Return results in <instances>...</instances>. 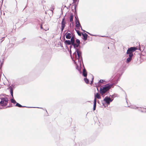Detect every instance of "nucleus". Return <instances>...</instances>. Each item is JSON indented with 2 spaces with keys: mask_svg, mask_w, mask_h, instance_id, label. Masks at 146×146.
I'll return each mask as SVG.
<instances>
[{
  "mask_svg": "<svg viewBox=\"0 0 146 146\" xmlns=\"http://www.w3.org/2000/svg\"><path fill=\"white\" fill-rule=\"evenodd\" d=\"M133 56H132L130 55H129V56L126 59V61L127 63H128L130 62L131 60H132Z\"/></svg>",
  "mask_w": 146,
  "mask_h": 146,
  "instance_id": "nucleus-13",
  "label": "nucleus"
},
{
  "mask_svg": "<svg viewBox=\"0 0 146 146\" xmlns=\"http://www.w3.org/2000/svg\"><path fill=\"white\" fill-rule=\"evenodd\" d=\"M64 43L66 45H70V44H72L73 45V43L70 40H64Z\"/></svg>",
  "mask_w": 146,
  "mask_h": 146,
  "instance_id": "nucleus-14",
  "label": "nucleus"
},
{
  "mask_svg": "<svg viewBox=\"0 0 146 146\" xmlns=\"http://www.w3.org/2000/svg\"><path fill=\"white\" fill-rule=\"evenodd\" d=\"M86 32V33H87L88 34L90 35L91 36H96L95 35H93L91 34H90V33H89V32Z\"/></svg>",
  "mask_w": 146,
  "mask_h": 146,
  "instance_id": "nucleus-28",
  "label": "nucleus"
},
{
  "mask_svg": "<svg viewBox=\"0 0 146 146\" xmlns=\"http://www.w3.org/2000/svg\"><path fill=\"white\" fill-rule=\"evenodd\" d=\"M66 30H65L64 31V32H63V37L64 36V33L65 34L66 33Z\"/></svg>",
  "mask_w": 146,
  "mask_h": 146,
  "instance_id": "nucleus-30",
  "label": "nucleus"
},
{
  "mask_svg": "<svg viewBox=\"0 0 146 146\" xmlns=\"http://www.w3.org/2000/svg\"><path fill=\"white\" fill-rule=\"evenodd\" d=\"M138 49L137 47H131L128 48L126 54L128 55H130L132 56H134L133 52L135 51Z\"/></svg>",
  "mask_w": 146,
  "mask_h": 146,
  "instance_id": "nucleus-6",
  "label": "nucleus"
},
{
  "mask_svg": "<svg viewBox=\"0 0 146 146\" xmlns=\"http://www.w3.org/2000/svg\"><path fill=\"white\" fill-rule=\"evenodd\" d=\"M83 72L82 73V75L85 77H86V78H84V80L85 81V82L87 84H88L89 83V80L86 78L87 76V72L85 69L84 64H83Z\"/></svg>",
  "mask_w": 146,
  "mask_h": 146,
  "instance_id": "nucleus-7",
  "label": "nucleus"
},
{
  "mask_svg": "<svg viewBox=\"0 0 146 146\" xmlns=\"http://www.w3.org/2000/svg\"><path fill=\"white\" fill-rule=\"evenodd\" d=\"M61 11H62V9H61Z\"/></svg>",
  "mask_w": 146,
  "mask_h": 146,
  "instance_id": "nucleus-43",
  "label": "nucleus"
},
{
  "mask_svg": "<svg viewBox=\"0 0 146 146\" xmlns=\"http://www.w3.org/2000/svg\"><path fill=\"white\" fill-rule=\"evenodd\" d=\"M105 80H99L98 82L95 84L97 88V90L98 91V88L99 87L101 86V85L100 84L103 83V82Z\"/></svg>",
  "mask_w": 146,
  "mask_h": 146,
  "instance_id": "nucleus-12",
  "label": "nucleus"
},
{
  "mask_svg": "<svg viewBox=\"0 0 146 146\" xmlns=\"http://www.w3.org/2000/svg\"><path fill=\"white\" fill-rule=\"evenodd\" d=\"M11 107V106H8L7 107H6V108H10Z\"/></svg>",
  "mask_w": 146,
  "mask_h": 146,
  "instance_id": "nucleus-34",
  "label": "nucleus"
},
{
  "mask_svg": "<svg viewBox=\"0 0 146 146\" xmlns=\"http://www.w3.org/2000/svg\"><path fill=\"white\" fill-rule=\"evenodd\" d=\"M102 36V37H104V36Z\"/></svg>",
  "mask_w": 146,
  "mask_h": 146,
  "instance_id": "nucleus-45",
  "label": "nucleus"
},
{
  "mask_svg": "<svg viewBox=\"0 0 146 146\" xmlns=\"http://www.w3.org/2000/svg\"><path fill=\"white\" fill-rule=\"evenodd\" d=\"M70 28H71V27H72V25H71V23L70 25Z\"/></svg>",
  "mask_w": 146,
  "mask_h": 146,
  "instance_id": "nucleus-36",
  "label": "nucleus"
},
{
  "mask_svg": "<svg viewBox=\"0 0 146 146\" xmlns=\"http://www.w3.org/2000/svg\"><path fill=\"white\" fill-rule=\"evenodd\" d=\"M82 35L83 37V38H82L83 39L84 41L86 40L87 39L88 37V35L86 33H84V34L82 33Z\"/></svg>",
  "mask_w": 146,
  "mask_h": 146,
  "instance_id": "nucleus-16",
  "label": "nucleus"
},
{
  "mask_svg": "<svg viewBox=\"0 0 146 146\" xmlns=\"http://www.w3.org/2000/svg\"><path fill=\"white\" fill-rule=\"evenodd\" d=\"M77 6V4H75L74 5V16H76V15L78 16L77 15V13L76 10V8Z\"/></svg>",
  "mask_w": 146,
  "mask_h": 146,
  "instance_id": "nucleus-20",
  "label": "nucleus"
},
{
  "mask_svg": "<svg viewBox=\"0 0 146 146\" xmlns=\"http://www.w3.org/2000/svg\"><path fill=\"white\" fill-rule=\"evenodd\" d=\"M15 106H17V107H19V108H22V107L24 108V107H26V108H41V109H42V110H44L46 111V112L47 113V111L46 110V109H44L43 108H39V107H28V106H22L20 104H19L18 103H17L15 105Z\"/></svg>",
  "mask_w": 146,
  "mask_h": 146,
  "instance_id": "nucleus-10",
  "label": "nucleus"
},
{
  "mask_svg": "<svg viewBox=\"0 0 146 146\" xmlns=\"http://www.w3.org/2000/svg\"><path fill=\"white\" fill-rule=\"evenodd\" d=\"M43 24V23H41V24L40 25V28L41 29H43V27H42V24Z\"/></svg>",
  "mask_w": 146,
  "mask_h": 146,
  "instance_id": "nucleus-29",
  "label": "nucleus"
},
{
  "mask_svg": "<svg viewBox=\"0 0 146 146\" xmlns=\"http://www.w3.org/2000/svg\"><path fill=\"white\" fill-rule=\"evenodd\" d=\"M75 36L74 35L72 36L70 40L73 43L74 48L75 49V51L73 53V56L75 57H77V54L78 55V60L82 59V52L80 50L81 46L80 45V40L76 39L75 42Z\"/></svg>",
  "mask_w": 146,
  "mask_h": 146,
  "instance_id": "nucleus-1",
  "label": "nucleus"
},
{
  "mask_svg": "<svg viewBox=\"0 0 146 146\" xmlns=\"http://www.w3.org/2000/svg\"><path fill=\"white\" fill-rule=\"evenodd\" d=\"M25 38H23V40H24V39H25Z\"/></svg>",
  "mask_w": 146,
  "mask_h": 146,
  "instance_id": "nucleus-39",
  "label": "nucleus"
},
{
  "mask_svg": "<svg viewBox=\"0 0 146 146\" xmlns=\"http://www.w3.org/2000/svg\"><path fill=\"white\" fill-rule=\"evenodd\" d=\"M98 103H99V100H98Z\"/></svg>",
  "mask_w": 146,
  "mask_h": 146,
  "instance_id": "nucleus-42",
  "label": "nucleus"
},
{
  "mask_svg": "<svg viewBox=\"0 0 146 146\" xmlns=\"http://www.w3.org/2000/svg\"><path fill=\"white\" fill-rule=\"evenodd\" d=\"M73 18H74V15L72 13H71L70 14V22H72V27H73Z\"/></svg>",
  "mask_w": 146,
  "mask_h": 146,
  "instance_id": "nucleus-15",
  "label": "nucleus"
},
{
  "mask_svg": "<svg viewBox=\"0 0 146 146\" xmlns=\"http://www.w3.org/2000/svg\"><path fill=\"white\" fill-rule=\"evenodd\" d=\"M65 20V17H64L62 19L61 23V33H62L63 32V30L66 26V22Z\"/></svg>",
  "mask_w": 146,
  "mask_h": 146,
  "instance_id": "nucleus-9",
  "label": "nucleus"
},
{
  "mask_svg": "<svg viewBox=\"0 0 146 146\" xmlns=\"http://www.w3.org/2000/svg\"><path fill=\"white\" fill-rule=\"evenodd\" d=\"M86 144H84L83 145H86Z\"/></svg>",
  "mask_w": 146,
  "mask_h": 146,
  "instance_id": "nucleus-41",
  "label": "nucleus"
},
{
  "mask_svg": "<svg viewBox=\"0 0 146 146\" xmlns=\"http://www.w3.org/2000/svg\"><path fill=\"white\" fill-rule=\"evenodd\" d=\"M75 30L77 33L78 35V36H81L82 35V33L81 32H80V31H79L78 30H76V29H75Z\"/></svg>",
  "mask_w": 146,
  "mask_h": 146,
  "instance_id": "nucleus-22",
  "label": "nucleus"
},
{
  "mask_svg": "<svg viewBox=\"0 0 146 146\" xmlns=\"http://www.w3.org/2000/svg\"><path fill=\"white\" fill-rule=\"evenodd\" d=\"M74 17L75 18V23H76V22H78V21H79L78 16L76 15V16H74Z\"/></svg>",
  "mask_w": 146,
  "mask_h": 146,
  "instance_id": "nucleus-24",
  "label": "nucleus"
},
{
  "mask_svg": "<svg viewBox=\"0 0 146 146\" xmlns=\"http://www.w3.org/2000/svg\"><path fill=\"white\" fill-rule=\"evenodd\" d=\"M82 31H83L84 32H86L85 30H83Z\"/></svg>",
  "mask_w": 146,
  "mask_h": 146,
  "instance_id": "nucleus-38",
  "label": "nucleus"
},
{
  "mask_svg": "<svg viewBox=\"0 0 146 146\" xmlns=\"http://www.w3.org/2000/svg\"><path fill=\"white\" fill-rule=\"evenodd\" d=\"M64 7H66V6H65H65H64Z\"/></svg>",
  "mask_w": 146,
  "mask_h": 146,
  "instance_id": "nucleus-47",
  "label": "nucleus"
},
{
  "mask_svg": "<svg viewBox=\"0 0 146 146\" xmlns=\"http://www.w3.org/2000/svg\"><path fill=\"white\" fill-rule=\"evenodd\" d=\"M119 95L116 94H113L112 95H110V97H111V99H113V100L114 98H115V97H119Z\"/></svg>",
  "mask_w": 146,
  "mask_h": 146,
  "instance_id": "nucleus-18",
  "label": "nucleus"
},
{
  "mask_svg": "<svg viewBox=\"0 0 146 146\" xmlns=\"http://www.w3.org/2000/svg\"><path fill=\"white\" fill-rule=\"evenodd\" d=\"M72 35V34L71 32L68 30L65 34L64 33L63 40H65V36H66V39H70L71 38Z\"/></svg>",
  "mask_w": 146,
  "mask_h": 146,
  "instance_id": "nucleus-8",
  "label": "nucleus"
},
{
  "mask_svg": "<svg viewBox=\"0 0 146 146\" xmlns=\"http://www.w3.org/2000/svg\"><path fill=\"white\" fill-rule=\"evenodd\" d=\"M129 107L133 109H136L138 108V107H136L135 106H129Z\"/></svg>",
  "mask_w": 146,
  "mask_h": 146,
  "instance_id": "nucleus-25",
  "label": "nucleus"
},
{
  "mask_svg": "<svg viewBox=\"0 0 146 146\" xmlns=\"http://www.w3.org/2000/svg\"><path fill=\"white\" fill-rule=\"evenodd\" d=\"M15 88V85L12 84L11 85V86H10L8 88V89H9L10 90V94L13 98L12 99H11V103H13L14 104L16 103V104L17 103L16 101L13 98V90Z\"/></svg>",
  "mask_w": 146,
  "mask_h": 146,
  "instance_id": "nucleus-5",
  "label": "nucleus"
},
{
  "mask_svg": "<svg viewBox=\"0 0 146 146\" xmlns=\"http://www.w3.org/2000/svg\"><path fill=\"white\" fill-rule=\"evenodd\" d=\"M75 23L76 24V26L78 29H80V27L81 28V26L79 21L78 22H76V23Z\"/></svg>",
  "mask_w": 146,
  "mask_h": 146,
  "instance_id": "nucleus-19",
  "label": "nucleus"
},
{
  "mask_svg": "<svg viewBox=\"0 0 146 146\" xmlns=\"http://www.w3.org/2000/svg\"><path fill=\"white\" fill-rule=\"evenodd\" d=\"M112 84H107L103 85L100 87V94L104 97L105 95H107L109 94V90L111 88Z\"/></svg>",
  "mask_w": 146,
  "mask_h": 146,
  "instance_id": "nucleus-3",
  "label": "nucleus"
},
{
  "mask_svg": "<svg viewBox=\"0 0 146 146\" xmlns=\"http://www.w3.org/2000/svg\"><path fill=\"white\" fill-rule=\"evenodd\" d=\"M70 48H71L72 46L73 45L72 44H70Z\"/></svg>",
  "mask_w": 146,
  "mask_h": 146,
  "instance_id": "nucleus-33",
  "label": "nucleus"
},
{
  "mask_svg": "<svg viewBox=\"0 0 146 146\" xmlns=\"http://www.w3.org/2000/svg\"><path fill=\"white\" fill-rule=\"evenodd\" d=\"M108 49H109V47H108Z\"/></svg>",
  "mask_w": 146,
  "mask_h": 146,
  "instance_id": "nucleus-46",
  "label": "nucleus"
},
{
  "mask_svg": "<svg viewBox=\"0 0 146 146\" xmlns=\"http://www.w3.org/2000/svg\"><path fill=\"white\" fill-rule=\"evenodd\" d=\"M119 88H120V89L122 91H123V92H124V90H123V89L121 88V87H119Z\"/></svg>",
  "mask_w": 146,
  "mask_h": 146,
  "instance_id": "nucleus-32",
  "label": "nucleus"
},
{
  "mask_svg": "<svg viewBox=\"0 0 146 146\" xmlns=\"http://www.w3.org/2000/svg\"><path fill=\"white\" fill-rule=\"evenodd\" d=\"M138 110L141 111V112H142L143 108H140L138 109Z\"/></svg>",
  "mask_w": 146,
  "mask_h": 146,
  "instance_id": "nucleus-27",
  "label": "nucleus"
},
{
  "mask_svg": "<svg viewBox=\"0 0 146 146\" xmlns=\"http://www.w3.org/2000/svg\"><path fill=\"white\" fill-rule=\"evenodd\" d=\"M51 10L52 11V12H53L52 10Z\"/></svg>",
  "mask_w": 146,
  "mask_h": 146,
  "instance_id": "nucleus-44",
  "label": "nucleus"
},
{
  "mask_svg": "<svg viewBox=\"0 0 146 146\" xmlns=\"http://www.w3.org/2000/svg\"><path fill=\"white\" fill-rule=\"evenodd\" d=\"M96 99L95 98H94V105L93 108V110L94 111L96 110Z\"/></svg>",
  "mask_w": 146,
  "mask_h": 146,
  "instance_id": "nucleus-17",
  "label": "nucleus"
},
{
  "mask_svg": "<svg viewBox=\"0 0 146 146\" xmlns=\"http://www.w3.org/2000/svg\"><path fill=\"white\" fill-rule=\"evenodd\" d=\"M138 49H139V50H141V48H140V47H139V48H138Z\"/></svg>",
  "mask_w": 146,
  "mask_h": 146,
  "instance_id": "nucleus-37",
  "label": "nucleus"
},
{
  "mask_svg": "<svg viewBox=\"0 0 146 146\" xmlns=\"http://www.w3.org/2000/svg\"><path fill=\"white\" fill-rule=\"evenodd\" d=\"M81 30L82 31L83 29H82V27H81Z\"/></svg>",
  "mask_w": 146,
  "mask_h": 146,
  "instance_id": "nucleus-40",
  "label": "nucleus"
},
{
  "mask_svg": "<svg viewBox=\"0 0 146 146\" xmlns=\"http://www.w3.org/2000/svg\"><path fill=\"white\" fill-rule=\"evenodd\" d=\"M125 97H126L125 99H126V100H127V98H126L127 95H126V93H125Z\"/></svg>",
  "mask_w": 146,
  "mask_h": 146,
  "instance_id": "nucleus-35",
  "label": "nucleus"
},
{
  "mask_svg": "<svg viewBox=\"0 0 146 146\" xmlns=\"http://www.w3.org/2000/svg\"><path fill=\"white\" fill-rule=\"evenodd\" d=\"M142 113H146V109L143 108Z\"/></svg>",
  "mask_w": 146,
  "mask_h": 146,
  "instance_id": "nucleus-26",
  "label": "nucleus"
},
{
  "mask_svg": "<svg viewBox=\"0 0 146 146\" xmlns=\"http://www.w3.org/2000/svg\"><path fill=\"white\" fill-rule=\"evenodd\" d=\"M96 98L99 99L101 98L99 94L98 93H97L96 94H95L94 98H95V99H96Z\"/></svg>",
  "mask_w": 146,
  "mask_h": 146,
  "instance_id": "nucleus-21",
  "label": "nucleus"
},
{
  "mask_svg": "<svg viewBox=\"0 0 146 146\" xmlns=\"http://www.w3.org/2000/svg\"><path fill=\"white\" fill-rule=\"evenodd\" d=\"M93 81H94V78H93L92 79V81H91V84L92 83H93Z\"/></svg>",
  "mask_w": 146,
  "mask_h": 146,
  "instance_id": "nucleus-31",
  "label": "nucleus"
},
{
  "mask_svg": "<svg viewBox=\"0 0 146 146\" xmlns=\"http://www.w3.org/2000/svg\"><path fill=\"white\" fill-rule=\"evenodd\" d=\"M9 102L8 98L7 97H1L0 98V109L3 108L1 107L6 106Z\"/></svg>",
  "mask_w": 146,
  "mask_h": 146,
  "instance_id": "nucleus-4",
  "label": "nucleus"
},
{
  "mask_svg": "<svg viewBox=\"0 0 146 146\" xmlns=\"http://www.w3.org/2000/svg\"><path fill=\"white\" fill-rule=\"evenodd\" d=\"M110 97L106 96L104 99V101L107 105H109L110 103L113 101V99H112Z\"/></svg>",
  "mask_w": 146,
  "mask_h": 146,
  "instance_id": "nucleus-11",
  "label": "nucleus"
},
{
  "mask_svg": "<svg viewBox=\"0 0 146 146\" xmlns=\"http://www.w3.org/2000/svg\"><path fill=\"white\" fill-rule=\"evenodd\" d=\"M69 52L70 54V55L71 59L74 62V63L76 65V68L79 72L80 74H81L82 72L81 71V68H82L81 62H82V64H83L82 58V60H78L79 58H78V55L77 54V57H75L73 56H73L72 55L71 51L70 50L69 51Z\"/></svg>",
  "mask_w": 146,
  "mask_h": 146,
  "instance_id": "nucleus-2",
  "label": "nucleus"
},
{
  "mask_svg": "<svg viewBox=\"0 0 146 146\" xmlns=\"http://www.w3.org/2000/svg\"><path fill=\"white\" fill-rule=\"evenodd\" d=\"M73 2L72 4H74V5L76 4L78 5V2H79V0H73Z\"/></svg>",
  "mask_w": 146,
  "mask_h": 146,
  "instance_id": "nucleus-23",
  "label": "nucleus"
}]
</instances>
